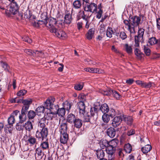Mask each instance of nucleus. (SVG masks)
I'll use <instances>...</instances> for the list:
<instances>
[{
    "label": "nucleus",
    "instance_id": "f257e3e1",
    "mask_svg": "<svg viewBox=\"0 0 160 160\" xmlns=\"http://www.w3.org/2000/svg\"><path fill=\"white\" fill-rule=\"evenodd\" d=\"M118 141L117 139H114L109 142L108 147L106 149V152L108 154L114 153L115 148L118 145Z\"/></svg>",
    "mask_w": 160,
    "mask_h": 160
},
{
    "label": "nucleus",
    "instance_id": "f03ea898",
    "mask_svg": "<svg viewBox=\"0 0 160 160\" xmlns=\"http://www.w3.org/2000/svg\"><path fill=\"white\" fill-rule=\"evenodd\" d=\"M48 133V130L47 128H38L36 133V137L38 139L42 140L47 137Z\"/></svg>",
    "mask_w": 160,
    "mask_h": 160
},
{
    "label": "nucleus",
    "instance_id": "7ed1b4c3",
    "mask_svg": "<svg viewBox=\"0 0 160 160\" xmlns=\"http://www.w3.org/2000/svg\"><path fill=\"white\" fill-rule=\"evenodd\" d=\"M130 21L131 26L133 30L132 33L134 34L136 32L135 28L141 23V18L138 16H135L130 18Z\"/></svg>",
    "mask_w": 160,
    "mask_h": 160
},
{
    "label": "nucleus",
    "instance_id": "20e7f679",
    "mask_svg": "<svg viewBox=\"0 0 160 160\" xmlns=\"http://www.w3.org/2000/svg\"><path fill=\"white\" fill-rule=\"evenodd\" d=\"M83 8L84 11H86V12L89 11L90 12L93 13L96 12L97 5L94 3L89 2L88 3L84 4Z\"/></svg>",
    "mask_w": 160,
    "mask_h": 160
},
{
    "label": "nucleus",
    "instance_id": "39448f33",
    "mask_svg": "<svg viewBox=\"0 0 160 160\" xmlns=\"http://www.w3.org/2000/svg\"><path fill=\"white\" fill-rule=\"evenodd\" d=\"M141 142H144L146 145L142 147L141 148V151L143 153H147L149 152L152 149L151 146L149 144V139L147 138H144L143 139L141 138Z\"/></svg>",
    "mask_w": 160,
    "mask_h": 160
},
{
    "label": "nucleus",
    "instance_id": "423d86ee",
    "mask_svg": "<svg viewBox=\"0 0 160 160\" xmlns=\"http://www.w3.org/2000/svg\"><path fill=\"white\" fill-rule=\"evenodd\" d=\"M55 98L53 97H50L47 99L44 103V106L46 108L49 110H54L53 103Z\"/></svg>",
    "mask_w": 160,
    "mask_h": 160
},
{
    "label": "nucleus",
    "instance_id": "0eeeda50",
    "mask_svg": "<svg viewBox=\"0 0 160 160\" xmlns=\"http://www.w3.org/2000/svg\"><path fill=\"white\" fill-rule=\"evenodd\" d=\"M50 32L54 33L57 37L62 39H64L67 37V35L64 32L56 28L52 29L50 30Z\"/></svg>",
    "mask_w": 160,
    "mask_h": 160
},
{
    "label": "nucleus",
    "instance_id": "6e6552de",
    "mask_svg": "<svg viewBox=\"0 0 160 160\" xmlns=\"http://www.w3.org/2000/svg\"><path fill=\"white\" fill-rule=\"evenodd\" d=\"M58 127L60 133L67 132L68 125L67 121L65 120L60 119L59 121Z\"/></svg>",
    "mask_w": 160,
    "mask_h": 160
},
{
    "label": "nucleus",
    "instance_id": "1a4fd4ad",
    "mask_svg": "<svg viewBox=\"0 0 160 160\" xmlns=\"http://www.w3.org/2000/svg\"><path fill=\"white\" fill-rule=\"evenodd\" d=\"M148 42L151 45H154L156 44V48L157 50L160 48V40L157 39L155 37H152L149 38Z\"/></svg>",
    "mask_w": 160,
    "mask_h": 160
},
{
    "label": "nucleus",
    "instance_id": "9d476101",
    "mask_svg": "<svg viewBox=\"0 0 160 160\" xmlns=\"http://www.w3.org/2000/svg\"><path fill=\"white\" fill-rule=\"evenodd\" d=\"M56 111L54 110L48 109L45 114L44 118L47 120H52L56 116Z\"/></svg>",
    "mask_w": 160,
    "mask_h": 160
},
{
    "label": "nucleus",
    "instance_id": "9b49d317",
    "mask_svg": "<svg viewBox=\"0 0 160 160\" xmlns=\"http://www.w3.org/2000/svg\"><path fill=\"white\" fill-rule=\"evenodd\" d=\"M11 2L9 11L13 14H15L19 8V6L14 0H8Z\"/></svg>",
    "mask_w": 160,
    "mask_h": 160
},
{
    "label": "nucleus",
    "instance_id": "f8f14e48",
    "mask_svg": "<svg viewBox=\"0 0 160 160\" xmlns=\"http://www.w3.org/2000/svg\"><path fill=\"white\" fill-rule=\"evenodd\" d=\"M72 14H73L72 8L71 9V14L67 10L65 12L64 20V22L65 23L67 24H69L71 23L72 20Z\"/></svg>",
    "mask_w": 160,
    "mask_h": 160
},
{
    "label": "nucleus",
    "instance_id": "ddd939ff",
    "mask_svg": "<svg viewBox=\"0 0 160 160\" xmlns=\"http://www.w3.org/2000/svg\"><path fill=\"white\" fill-rule=\"evenodd\" d=\"M56 21L54 18L49 19L48 21L47 20H46V26L49 29V31L50 32V30L52 29L56 28L54 27V25L56 24Z\"/></svg>",
    "mask_w": 160,
    "mask_h": 160
},
{
    "label": "nucleus",
    "instance_id": "4468645a",
    "mask_svg": "<svg viewBox=\"0 0 160 160\" xmlns=\"http://www.w3.org/2000/svg\"><path fill=\"white\" fill-rule=\"evenodd\" d=\"M44 154V152L42 151L41 148L39 147L36 149L35 157L37 160H40L42 159Z\"/></svg>",
    "mask_w": 160,
    "mask_h": 160
},
{
    "label": "nucleus",
    "instance_id": "2eb2a0df",
    "mask_svg": "<svg viewBox=\"0 0 160 160\" xmlns=\"http://www.w3.org/2000/svg\"><path fill=\"white\" fill-rule=\"evenodd\" d=\"M122 121V118L121 116H116L113 119L112 125L114 127H116L118 126Z\"/></svg>",
    "mask_w": 160,
    "mask_h": 160
},
{
    "label": "nucleus",
    "instance_id": "dca6fc26",
    "mask_svg": "<svg viewBox=\"0 0 160 160\" xmlns=\"http://www.w3.org/2000/svg\"><path fill=\"white\" fill-rule=\"evenodd\" d=\"M27 137V141L28 144H30L31 146H32L37 144V139L34 137L30 135Z\"/></svg>",
    "mask_w": 160,
    "mask_h": 160
},
{
    "label": "nucleus",
    "instance_id": "f3484780",
    "mask_svg": "<svg viewBox=\"0 0 160 160\" xmlns=\"http://www.w3.org/2000/svg\"><path fill=\"white\" fill-rule=\"evenodd\" d=\"M77 104L79 110V112L80 114L83 115L85 113V106L84 102H79Z\"/></svg>",
    "mask_w": 160,
    "mask_h": 160
},
{
    "label": "nucleus",
    "instance_id": "a211bd4d",
    "mask_svg": "<svg viewBox=\"0 0 160 160\" xmlns=\"http://www.w3.org/2000/svg\"><path fill=\"white\" fill-rule=\"evenodd\" d=\"M54 107L55 108L54 110H56V114H58L59 116L61 117H62L65 115V111L64 108H62L58 109V105L54 106Z\"/></svg>",
    "mask_w": 160,
    "mask_h": 160
},
{
    "label": "nucleus",
    "instance_id": "6ab92c4d",
    "mask_svg": "<svg viewBox=\"0 0 160 160\" xmlns=\"http://www.w3.org/2000/svg\"><path fill=\"white\" fill-rule=\"evenodd\" d=\"M68 139V135L67 132H63L60 133V141L63 144H65L67 143Z\"/></svg>",
    "mask_w": 160,
    "mask_h": 160
},
{
    "label": "nucleus",
    "instance_id": "aec40b11",
    "mask_svg": "<svg viewBox=\"0 0 160 160\" xmlns=\"http://www.w3.org/2000/svg\"><path fill=\"white\" fill-rule=\"evenodd\" d=\"M48 122H46L45 118L44 117L39 120L38 124V128H47L46 127V125L48 124Z\"/></svg>",
    "mask_w": 160,
    "mask_h": 160
},
{
    "label": "nucleus",
    "instance_id": "412c9836",
    "mask_svg": "<svg viewBox=\"0 0 160 160\" xmlns=\"http://www.w3.org/2000/svg\"><path fill=\"white\" fill-rule=\"evenodd\" d=\"M96 154L98 158L99 159V160H107L104 158L105 153L102 149L98 150L96 151Z\"/></svg>",
    "mask_w": 160,
    "mask_h": 160
},
{
    "label": "nucleus",
    "instance_id": "4be33fe9",
    "mask_svg": "<svg viewBox=\"0 0 160 160\" xmlns=\"http://www.w3.org/2000/svg\"><path fill=\"white\" fill-rule=\"evenodd\" d=\"M99 144L101 148L103 149H105L106 151L108 147L109 142L106 139H102L100 141Z\"/></svg>",
    "mask_w": 160,
    "mask_h": 160
},
{
    "label": "nucleus",
    "instance_id": "5701e85b",
    "mask_svg": "<svg viewBox=\"0 0 160 160\" xmlns=\"http://www.w3.org/2000/svg\"><path fill=\"white\" fill-rule=\"evenodd\" d=\"M107 134L110 138H113L116 135V130L113 128L110 127L107 130Z\"/></svg>",
    "mask_w": 160,
    "mask_h": 160
},
{
    "label": "nucleus",
    "instance_id": "b1692460",
    "mask_svg": "<svg viewBox=\"0 0 160 160\" xmlns=\"http://www.w3.org/2000/svg\"><path fill=\"white\" fill-rule=\"evenodd\" d=\"M24 127L26 131L30 132L33 128L32 123L29 121H28L25 123Z\"/></svg>",
    "mask_w": 160,
    "mask_h": 160
},
{
    "label": "nucleus",
    "instance_id": "393cba45",
    "mask_svg": "<svg viewBox=\"0 0 160 160\" xmlns=\"http://www.w3.org/2000/svg\"><path fill=\"white\" fill-rule=\"evenodd\" d=\"M45 107L42 105L38 107L35 110V112L38 115H40L41 113H44L45 111Z\"/></svg>",
    "mask_w": 160,
    "mask_h": 160
},
{
    "label": "nucleus",
    "instance_id": "a878e982",
    "mask_svg": "<svg viewBox=\"0 0 160 160\" xmlns=\"http://www.w3.org/2000/svg\"><path fill=\"white\" fill-rule=\"evenodd\" d=\"M13 130V125H11L8 124H6L4 127V131L7 134L12 133V131Z\"/></svg>",
    "mask_w": 160,
    "mask_h": 160
},
{
    "label": "nucleus",
    "instance_id": "bb28decb",
    "mask_svg": "<svg viewBox=\"0 0 160 160\" xmlns=\"http://www.w3.org/2000/svg\"><path fill=\"white\" fill-rule=\"evenodd\" d=\"M73 123L74 124V127L77 128H80L82 125V120L77 118L75 119Z\"/></svg>",
    "mask_w": 160,
    "mask_h": 160
},
{
    "label": "nucleus",
    "instance_id": "cd10ccee",
    "mask_svg": "<svg viewBox=\"0 0 160 160\" xmlns=\"http://www.w3.org/2000/svg\"><path fill=\"white\" fill-rule=\"evenodd\" d=\"M76 118H77L74 114L72 113H70L67 116V120L68 122L72 123L74 122Z\"/></svg>",
    "mask_w": 160,
    "mask_h": 160
},
{
    "label": "nucleus",
    "instance_id": "c85d7f7f",
    "mask_svg": "<svg viewBox=\"0 0 160 160\" xmlns=\"http://www.w3.org/2000/svg\"><path fill=\"white\" fill-rule=\"evenodd\" d=\"M94 33V30L93 28H91L89 30L86 34V38L88 40L91 39Z\"/></svg>",
    "mask_w": 160,
    "mask_h": 160
},
{
    "label": "nucleus",
    "instance_id": "c756f323",
    "mask_svg": "<svg viewBox=\"0 0 160 160\" xmlns=\"http://www.w3.org/2000/svg\"><path fill=\"white\" fill-rule=\"evenodd\" d=\"M100 109L103 114L107 113L109 111L108 107L106 103H104L101 106Z\"/></svg>",
    "mask_w": 160,
    "mask_h": 160
},
{
    "label": "nucleus",
    "instance_id": "7c9ffc66",
    "mask_svg": "<svg viewBox=\"0 0 160 160\" xmlns=\"http://www.w3.org/2000/svg\"><path fill=\"white\" fill-rule=\"evenodd\" d=\"M124 23L127 25V28L128 31H129L130 34H132L133 31V28H132L131 25L130 21V19L129 21L127 20H124L123 22Z\"/></svg>",
    "mask_w": 160,
    "mask_h": 160
},
{
    "label": "nucleus",
    "instance_id": "2f4dec72",
    "mask_svg": "<svg viewBox=\"0 0 160 160\" xmlns=\"http://www.w3.org/2000/svg\"><path fill=\"white\" fill-rule=\"evenodd\" d=\"M81 2L78 0L75 1L73 2L72 6L73 8L76 9H78L81 8Z\"/></svg>",
    "mask_w": 160,
    "mask_h": 160
},
{
    "label": "nucleus",
    "instance_id": "473e14b6",
    "mask_svg": "<svg viewBox=\"0 0 160 160\" xmlns=\"http://www.w3.org/2000/svg\"><path fill=\"white\" fill-rule=\"evenodd\" d=\"M134 53L135 55L137 56L138 59H140L143 56V54L142 53L141 51L138 48H136Z\"/></svg>",
    "mask_w": 160,
    "mask_h": 160
},
{
    "label": "nucleus",
    "instance_id": "72a5a7b5",
    "mask_svg": "<svg viewBox=\"0 0 160 160\" xmlns=\"http://www.w3.org/2000/svg\"><path fill=\"white\" fill-rule=\"evenodd\" d=\"M112 116V115L108 114L107 113L103 114L102 116V119L104 122L108 123L110 120V117Z\"/></svg>",
    "mask_w": 160,
    "mask_h": 160
},
{
    "label": "nucleus",
    "instance_id": "f704fd0d",
    "mask_svg": "<svg viewBox=\"0 0 160 160\" xmlns=\"http://www.w3.org/2000/svg\"><path fill=\"white\" fill-rule=\"evenodd\" d=\"M124 48L128 54H131L132 52V49L131 46L129 45L128 44H125L124 45Z\"/></svg>",
    "mask_w": 160,
    "mask_h": 160
},
{
    "label": "nucleus",
    "instance_id": "c9c22d12",
    "mask_svg": "<svg viewBox=\"0 0 160 160\" xmlns=\"http://www.w3.org/2000/svg\"><path fill=\"white\" fill-rule=\"evenodd\" d=\"M106 35L108 37L111 38L112 37V34L114 33L112 30V28L108 27L107 31H106Z\"/></svg>",
    "mask_w": 160,
    "mask_h": 160
},
{
    "label": "nucleus",
    "instance_id": "e433bc0d",
    "mask_svg": "<svg viewBox=\"0 0 160 160\" xmlns=\"http://www.w3.org/2000/svg\"><path fill=\"white\" fill-rule=\"evenodd\" d=\"M124 150L128 153H130L132 150L131 145L129 143L125 144L124 146Z\"/></svg>",
    "mask_w": 160,
    "mask_h": 160
},
{
    "label": "nucleus",
    "instance_id": "4c0bfd02",
    "mask_svg": "<svg viewBox=\"0 0 160 160\" xmlns=\"http://www.w3.org/2000/svg\"><path fill=\"white\" fill-rule=\"evenodd\" d=\"M1 65L2 67L6 72H9L10 67L8 64L5 62H3L2 61L0 62Z\"/></svg>",
    "mask_w": 160,
    "mask_h": 160
},
{
    "label": "nucleus",
    "instance_id": "58836bf2",
    "mask_svg": "<svg viewBox=\"0 0 160 160\" xmlns=\"http://www.w3.org/2000/svg\"><path fill=\"white\" fill-rule=\"evenodd\" d=\"M124 121L128 125H131L133 122V119L131 117H124Z\"/></svg>",
    "mask_w": 160,
    "mask_h": 160
},
{
    "label": "nucleus",
    "instance_id": "ea45409f",
    "mask_svg": "<svg viewBox=\"0 0 160 160\" xmlns=\"http://www.w3.org/2000/svg\"><path fill=\"white\" fill-rule=\"evenodd\" d=\"M36 116V112L33 110H30L28 114V116L29 119H33Z\"/></svg>",
    "mask_w": 160,
    "mask_h": 160
},
{
    "label": "nucleus",
    "instance_id": "a19ab883",
    "mask_svg": "<svg viewBox=\"0 0 160 160\" xmlns=\"http://www.w3.org/2000/svg\"><path fill=\"white\" fill-rule=\"evenodd\" d=\"M83 86V83L81 82L75 85L74 86V88L77 90L79 91L82 89Z\"/></svg>",
    "mask_w": 160,
    "mask_h": 160
},
{
    "label": "nucleus",
    "instance_id": "79ce46f5",
    "mask_svg": "<svg viewBox=\"0 0 160 160\" xmlns=\"http://www.w3.org/2000/svg\"><path fill=\"white\" fill-rule=\"evenodd\" d=\"M40 146L43 149L47 150L49 148V144L47 142H43L41 144Z\"/></svg>",
    "mask_w": 160,
    "mask_h": 160
},
{
    "label": "nucleus",
    "instance_id": "37998d69",
    "mask_svg": "<svg viewBox=\"0 0 160 160\" xmlns=\"http://www.w3.org/2000/svg\"><path fill=\"white\" fill-rule=\"evenodd\" d=\"M15 116L11 115L8 118V124L13 125V124L14 123L15 121Z\"/></svg>",
    "mask_w": 160,
    "mask_h": 160
},
{
    "label": "nucleus",
    "instance_id": "c03bdc74",
    "mask_svg": "<svg viewBox=\"0 0 160 160\" xmlns=\"http://www.w3.org/2000/svg\"><path fill=\"white\" fill-rule=\"evenodd\" d=\"M22 123L19 122L18 123H17L16 125V128L17 130L20 131L22 130L24 127V125L22 124Z\"/></svg>",
    "mask_w": 160,
    "mask_h": 160
},
{
    "label": "nucleus",
    "instance_id": "a18cd8bd",
    "mask_svg": "<svg viewBox=\"0 0 160 160\" xmlns=\"http://www.w3.org/2000/svg\"><path fill=\"white\" fill-rule=\"evenodd\" d=\"M71 106V103H70L66 101L65 102L64 104V108L65 109H66L68 111L70 109Z\"/></svg>",
    "mask_w": 160,
    "mask_h": 160
},
{
    "label": "nucleus",
    "instance_id": "49530a36",
    "mask_svg": "<svg viewBox=\"0 0 160 160\" xmlns=\"http://www.w3.org/2000/svg\"><path fill=\"white\" fill-rule=\"evenodd\" d=\"M32 13L29 10H27L24 13V18L27 19H29L32 16Z\"/></svg>",
    "mask_w": 160,
    "mask_h": 160
},
{
    "label": "nucleus",
    "instance_id": "de8ad7c7",
    "mask_svg": "<svg viewBox=\"0 0 160 160\" xmlns=\"http://www.w3.org/2000/svg\"><path fill=\"white\" fill-rule=\"evenodd\" d=\"M112 92L113 97L117 99H119L121 97L120 94L117 92L115 90L112 91Z\"/></svg>",
    "mask_w": 160,
    "mask_h": 160
},
{
    "label": "nucleus",
    "instance_id": "09e8293b",
    "mask_svg": "<svg viewBox=\"0 0 160 160\" xmlns=\"http://www.w3.org/2000/svg\"><path fill=\"white\" fill-rule=\"evenodd\" d=\"M153 85H154V84L152 82H144L143 88H144L147 89L151 87Z\"/></svg>",
    "mask_w": 160,
    "mask_h": 160
},
{
    "label": "nucleus",
    "instance_id": "8fccbe9b",
    "mask_svg": "<svg viewBox=\"0 0 160 160\" xmlns=\"http://www.w3.org/2000/svg\"><path fill=\"white\" fill-rule=\"evenodd\" d=\"M144 29L142 28H139L138 31V35L140 37V38H143V36L144 32Z\"/></svg>",
    "mask_w": 160,
    "mask_h": 160
},
{
    "label": "nucleus",
    "instance_id": "3c124183",
    "mask_svg": "<svg viewBox=\"0 0 160 160\" xmlns=\"http://www.w3.org/2000/svg\"><path fill=\"white\" fill-rule=\"evenodd\" d=\"M144 50L146 55L147 56H149L150 54L151 51L150 49L148 46H144Z\"/></svg>",
    "mask_w": 160,
    "mask_h": 160
},
{
    "label": "nucleus",
    "instance_id": "603ef678",
    "mask_svg": "<svg viewBox=\"0 0 160 160\" xmlns=\"http://www.w3.org/2000/svg\"><path fill=\"white\" fill-rule=\"evenodd\" d=\"M79 102H84L86 100V97L84 94H81L78 96Z\"/></svg>",
    "mask_w": 160,
    "mask_h": 160
},
{
    "label": "nucleus",
    "instance_id": "864d4df0",
    "mask_svg": "<svg viewBox=\"0 0 160 160\" xmlns=\"http://www.w3.org/2000/svg\"><path fill=\"white\" fill-rule=\"evenodd\" d=\"M100 70L98 68H90V72L95 73H100L101 72L100 71Z\"/></svg>",
    "mask_w": 160,
    "mask_h": 160
},
{
    "label": "nucleus",
    "instance_id": "5fc2aeb1",
    "mask_svg": "<svg viewBox=\"0 0 160 160\" xmlns=\"http://www.w3.org/2000/svg\"><path fill=\"white\" fill-rule=\"evenodd\" d=\"M97 112V109L95 107L91 108L90 112L92 116H93Z\"/></svg>",
    "mask_w": 160,
    "mask_h": 160
},
{
    "label": "nucleus",
    "instance_id": "6e6d98bb",
    "mask_svg": "<svg viewBox=\"0 0 160 160\" xmlns=\"http://www.w3.org/2000/svg\"><path fill=\"white\" fill-rule=\"evenodd\" d=\"M29 106H23L21 110V113L22 114H26L27 112L28 111V110L29 108Z\"/></svg>",
    "mask_w": 160,
    "mask_h": 160
},
{
    "label": "nucleus",
    "instance_id": "4d7b16f0",
    "mask_svg": "<svg viewBox=\"0 0 160 160\" xmlns=\"http://www.w3.org/2000/svg\"><path fill=\"white\" fill-rule=\"evenodd\" d=\"M26 115L25 114H22V113L19 116V118L20 122H23L26 120Z\"/></svg>",
    "mask_w": 160,
    "mask_h": 160
},
{
    "label": "nucleus",
    "instance_id": "13d9d810",
    "mask_svg": "<svg viewBox=\"0 0 160 160\" xmlns=\"http://www.w3.org/2000/svg\"><path fill=\"white\" fill-rule=\"evenodd\" d=\"M23 41L27 42L29 43H31L32 42V40L28 37L27 36H23L22 38Z\"/></svg>",
    "mask_w": 160,
    "mask_h": 160
},
{
    "label": "nucleus",
    "instance_id": "bf43d9fd",
    "mask_svg": "<svg viewBox=\"0 0 160 160\" xmlns=\"http://www.w3.org/2000/svg\"><path fill=\"white\" fill-rule=\"evenodd\" d=\"M96 18L98 19H100L103 13L102 10H99L97 12L96 11Z\"/></svg>",
    "mask_w": 160,
    "mask_h": 160
},
{
    "label": "nucleus",
    "instance_id": "052dcab7",
    "mask_svg": "<svg viewBox=\"0 0 160 160\" xmlns=\"http://www.w3.org/2000/svg\"><path fill=\"white\" fill-rule=\"evenodd\" d=\"M32 101L31 100H24L22 101V103L24 106H28L29 107V105L32 103Z\"/></svg>",
    "mask_w": 160,
    "mask_h": 160
},
{
    "label": "nucleus",
    "instance_id": "680f3d73",
    "mask_svg": "<svg viewBox=\"0 0 160 160\" xmlns=\"http://www.w3.org/2000/svg\"><path fill=\"white\" fill-rule=\"evenodd\" d=\"M25 53L28 55L34 56V53L33 51H32L31 50L28 49H25L24 50Z\"/></svg>",
    "mask_w": 160,
    "mask_h": 160
},
{
    "label": "nucleus",
    "instance_id": "e2e57ef3",
    "mask_svg": "<svg viewBox=\"0 0 160 160\" xmlns=\"http://www.w3.org/2000/svg\"><path fill=\"white\" fill-rule=\"evenodd\" d=\"M34 56H42L43 54V53L42 51H33Z\"/></svg>",
    "mask_w": 160,
    "mask_h": 160
},
{
    "label": "nucleus",
    "instance_id": "0e129e2a",
    "mask_svg": "<svg viewBox=\"0 0 160 160\" xmlns=\"http://www.w3.org/2000/svg\"><path fill=\"white\" fill-rule=\"evenodd\" d=\"M27 92V91L25 90H22L19 91L17 93V95L18 96H23Z\"/></svg>",
    "mask_w": 160,
    "mask_h": 160
},
{
    "label": "nucleus",
    "instance_id": "69168bd1",
    "mask_svg": "<svg viewBox=\"0 0 160 160\" xmlns=\"http://www.w3.org/2000/svg\"><path fill=\"white\" fill-rule=\"evenodd\" d=\"M120 37L122 40H124L127 38V35L124 32H121L120 33Z\"/></svg>",
    "mask_w": 160,
    "mask_h": 160
},
{
    "label": "nucleus",
    "instance_id": "338daca9",
    "mask_svg": "<svg viewBox=\"0 0 160 160\" xmlns=\"http://www.w3.org/2000/svg\"><path fill=\"white\" fill-rule=\"evenodd\" d=\"M83 19L86 22L85 24V28H86L88 29L89 28L90 23L89 22V19H86V18H83Z\"/></svg>",
    "mask_w": 160,
    "mask_h": 160
},
{
    "label": "nucleus",
    "instance_id": "774afa93",
    "mask_svg": "<svg viewBox=\"0 0 160 160\" xmlns=\"http://www.w3.org/2000/svg\"><path fill=\"white\" fill-rule=\"evenodd\" d=\"M112 90H110L109 91H103L102 92V93L104 95L108 96L111 94L112 92Z\"/></svg>",
    "mask_w": 160,
    "mask_h": 160
}]
</instances>
